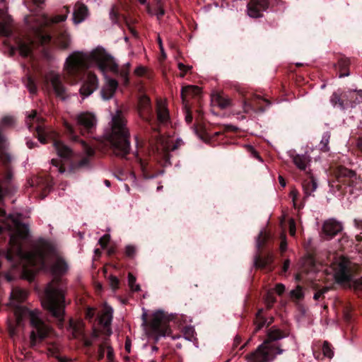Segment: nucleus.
I'll return each mask as SVG.
<instances>
[{
	"label": "nucleus",
	"mask_w": 362,
	"mask_h": 362,
	"mask_svg": "<svg viewBox=\"0 0 362 362\" xmlns=\"http://www.w3.org/2000/svg\"><path fill=\"white\" fill-rule=\"evenodd\" d=\"M21 259L23 261V276L30 281H33L37 271L45 269L48 263H52L50 271L54 279L45 288L42 304L62 325L67 287L66 281L59 276L68 271L66 262L47 243H40L33 251L25 252Z\"/></svg>",
	"instance_id": "f257e3e1"
},
{
	"label": "nucleus",
	"mask_w": 362,
	"mask_h": 362,
	"mask_svg": "<svg viewBox=\"0 0 362 362\" xmlns=\"http://www.w3.org/2000/svg\"><path fill=\"white\" fill-rule=\"evenodd\" d=\"M93 63L103 74L110 71L118 74L124 84L128 83L130 64L127 63L122 67L119 68L114 59L100 48L92 51L90 54L78 51L72 52L65 62L64 74L67 77L76 78L84 69Z\"/></svg>",
	"instance_id": "f03ea898"
},
{
	"label": "nucleus",
	"mask_w": 362,
	"mask_h": 362,
	"mask_svg": "<svg viewBox=\"0 0 362 362\" xmlns=\"http://www.w3.org/2000/svg\"><path fill=\"white\" fill-rule=\"evenodd\" d=\"M38 310H30L25 307L16 306L14 309L15 319H8L7 327L11 337H14L18 333V327L25 325V320L29 318L33 330L30 335L31 346H35L42 339L47 337L52 332V327L46 324L40 318Z\"/></svg>",
	"instance_id": "7ed1b4c3"
},
{
	"label": "nucleus",
	"mask_w": 362,
	"mask_h": 362,
	"mask_svg": "<svg viewBox=\"0 0 362 362\" xmlns=\"http://www.w3.org/2000/svg\"><path fill=\"white\" fill-rule=\"evenodd\" d=\"M106 138L115 155L124 157L130 151L129 132L127 121L121 111H117L112 117L111 129Z\"/></svg>",
	"instance_id": "20e7f679"
},
{
	"label": "nucleus",
	"mask_w": 362,
	"mask_h": 362,
	"mask_svg": "<svg viewBox=\"0 0 362 362\" xmlns=\"http://www.w3.org/2000/svg\"><path fill=\"white\" fill-rule=\"evenodd\" d=\"M3 228L12 231L10 235V247L8 250L6 258L9 261H12L15 257L22 259L25 253L22 248V242L28 236V226L22 224L13 218L8 217L4 226H0V233L2 232Z\"/></svg>",
	"instance_id": "39448f33"
},
{
	"label": "nucleus",
	"mask_w": 362,
	"mask_h": 362,
	"mask_svg": "<svg viewBox=\"0 0 362 362\" xmlns=\"http://www.w3.org/2000/svg\"><path fill=\"white\" fill-rule=\"evenodd\" d=\"M35 129L38 136V139L42 144H45L47 142V138L50 139L52 140L53 146L59 157L69 158L71 156V149L62 141L57 139L58 134L56 132L45 129L40 125H37Z\"/></svg>",
	"instance_id": "423d86ee"
},
{
	"label": "nucleus",
	"mask_w": 362,
	"mask_h": 362,
	"mask_svg": "<svg viewBox=\"0 0 362 362\" xmlns=\"http://www.w3.org/2000/svg\"><path fill=\"white\" fill-rule=\"evenodd\" d=\"M283 350L279 347L267 346V341H264L257 350L246 356L247 362H269L277 354H281Z\"/></svg>",
	"instance_id": "0eeeda50"
},
{
	"label": "nucleus",
	"mask_w": 362,
	"mask_h": 362,
	"mask_svg": "<svg viewBox=\"0 0 362 362\" xmlns=\"http://www.w3.org/2000/svg\"><path fill=\"white\" fill-rule=\"evenodd\" d=\"M338 182L350 187V192L361 189V179L356 173L345 167L339 166L334 172Z\"/></svg>",
	"instance_id": "6e6552de"
},
{
	"label": "nucleus",
	"mask_w": 362,
	"mask_h": 362,
	"mask_svg": "<svg viewBox=\"0 0 362 362\" xmlns=\"http://www.w3.org/2000/svg\"><path fill=\"white\" fill-rule=\"evenodd\" d=\"M148 326L152 334L155 335L156 341L160 337L168 336L170 333V329L167 324L165 314L160 310L156 311L152 314Z\"/></svg>",
	"instance_id": "1a4fd4ad"
},
{
	"label": "nucleus",
	"mask_w": 362,
	"mask_h": 362,
	"mask_svg": "<svg viewBox=\"0 0 362 362\" xmlns=\"http://www.w3.org/2000/svg\"><path fill=\"white\" fill-rule=\"evenodd\" d=\"M333 276L339 284H344L351 281V272L349 262L344 258H339L332 264Z\"/></svg>",
	"instance_id": "9d476101"
},
{
	"label": "nucleus",
	"mask_w": 362,
	"mask_h": 362,
	"mask_svg": "<svg viewBox=\"0 0 362 362\" xmlns=\"http://www.w3.org/2000/svg\"><path fill=\"white\" fill-rule=\"evenodd\" d=\"M77 124L81 127V132H92L97 124V118L94 113L82 112L76 117Z\"/></svg>",
	"instance_id": "9b49d317"
},
{
	"label": "nucleus",
	"mask_w": 362,
	"mask_h": 362,
	"mask_svg": "<svg viewBox=\"0 0 362 362\" xmlns=\"http://www.w3.org/2000/svg\"><path fill=\"white\" fill-rule=\"evenodd\" d=\"M45 81L47 83L51 85L57 96L62 99L66 98V88L58 73L54 71L48 72L45 75Z\"/></svg>",
	"instance_id": "f8f14e48"
},
{
	"label": "nucleus",
	"mask_w": 362,
	"mask_h": 362,
	"mask_svg": "<svg viewBox=\"0 0 362 362\" xmlns=\"http://www.w3.org/2000/svg\"><path fill=\"white\" fill-rule=\"evenodd\" d=\"M343 229L342 223L334 218L326 220L322 225V234L327 238H332Z\"/></svg>",
	"instance_id": "ddd939ff"
},
{
	"label": "nucleus",
	"mask_w": 362,
	"mask_h": 362,
	"mask_svg": "<svg viewBox=\"0 0 362 362\" xmlns=\"http://www.w3.org/2000/svg\"><path fill=\"white\" fill-rule=\"evenodd\" d=\"M98 86V80L95 74L88 72L85 82L80 88V93L83 96V98L88 97L93 93Z\"/></svg>",
	"instance_id": "4468645a"
},
{
	"label": "nucleus",
	"mask_w": 362,
	"mask_h": 362,
	"mask_svg": "<svg viewBox=\"0 0 362 362\" xmlns=\"http://www.w3.org/2000/svg\"><path fill=\"white\" fill-rule=\"evenodd\" d=\"M267 7V0H250L247 4V14L252 18H259Z\"/></svg>",
	"instance_id": "2eb2a0df"
},
{
	"label": "nucleus",
	"mask_w": 362,
	"mask_h": 362,
	"mask_svg": "<svg viewBox=\"0 0 362 362\" xmlns=\"http://www.w3.org/2000/svg\"><path fill=\"white\" fill-rule=\"evenodd\" d=\"M81 144L85 156L78 162L72 163L71 165V170L74 171L82 168L88 167L90 163V158L95 155V150L93 148L83 141H81Z\"/></svg>",
	"instance_id": "dca6fc26"
},
{
	"label": "nucleus",
	"mask_w": 362,
	"mask_h": 362,
	"mask_svg": "<svg viewBox=\"0 0 362 362\" xmlns=\"http://www.w3.org/2000/svg\"><path fill=\"white\" fill-rule=\"evenodd\" d=\"M138 110L139 116L144 120H149L151 115V106L150 99L146 95H143L139 98Z\"/></svg>",
	"instance_id": "f3484780"
},
{
	"label": "nucleus",
	"mask_w": 362,
	"mask_h": 362,
	"mask_svg": "<svg viewBox=\"0 0 362 362\" xmlns=\"http://www.w3.org/2000/svg\"><path fill=\"white\" fill-rule=\"evenodd\" d=\"M11 18L8 15L5 5L0 8V35L8 36L11 34Z\"/></svg>",
	"instance_id": "a211bd4d"
},
{
	"label": "nucleus",
	"mask_w": 362,
	"mask_h": 362,
	"mask_svg": "<svg viewBox=\"0 0 362 362\" xmlns=\"http://www.w3.org/2000/svg\"><path fill=\"white\" fill-rule=\"evenodd\" d=\"M157 142L158 144H159L166 152L175 151L184 144L183 141L180 139H177L175 141L172 137L165 138L163 136H160L158 139Z\"/></svg>",
	"instance_id": "6ab92c4d"
},
{
	"label": "nucleus",
	"mask_w": 362,
	"mask_h": 362,
	"mask_svg": "<svg viewBox=\"0 0 362 362\" xmlns=\"http://www.w3.org/2000/svg\"><path fill=\"white\" fill-rule=\"evenodd\" d=\"M295 165L300 170H305L310 162L309 156L305 154H296L294 151L288 152Z\"/></svg>",
	"instance_id": "aec40b11"
},
{
	"label": "nucleus",
	"mask_w": 362,
	"mask_h": 362,
	"mask_svg": "<svg viewBox=\"0 0 362 362\" xmlns=\"http://www.w3.org/2000/svg\"><path fill=\"white\" fill-rule=\"evenodd\" d=\"M118 87V83L112 78H107L100 93L104 100L112 98Z\"/></svg>",
	"instance_id": "412c9836"
},
{
	"label": "nucleus",
	"mask_w": 362,
	"mask_h": 362,
	"mask_svg": "<svg viewBox=\"0 0 362 362\" xmlns=\"http://www.w3.org/2000/svg\"><path fill=\"white\" fill-rule=\"evenodd\" d=\"M211 103L221 109H226L230 105V99L221 92H214L211 94Z\"/></svg>",
	"instance_id": "4be33fe9"
},
{
	"label": "nucleus",
	"mask_w": 362,
	"mask_h": 362,
	"mask_svg": "<svg viewBox=\"0 0 362 362\" xmlns=\"http://www.w3.org/2000/svg\"><path fill=\"white\" fill-rule=\"evenodd\" d=\"M88 8L81 3L76 4L73 13V21L74 23L78 24L83 21L88 16Z\"/></svg>",
	"instance_id": "5701e85b"
},
{
	"label": "nucleus",
	"mask_w": 362,
	"mask_h": 362,
	"mask_svg": "<svg viewBox=\"0 0 362 362\" xmlns=\"http://www.w3.org/2000/svg\"><path fill=\"white\" fill-rule=\"evenodd\" d=\"M106 353L107 362H113L115 360L114 351L107 341H104L99 346L98 351V360H102Z\"/></svg>",
	"instance_id": "b1692460"
},
{
	"label": "nucleus",
	"mask_w": 362,
	"mask_h": 362,
	"mask_svg": "<svg viewBox=\"0 0 362 362\" xmlns=\"http://www.w3.org/2000/svg\"><path fill=\"white\" fill-rule=\"evenodd\" d=\"M201 93V88L197 86L188 85L182 87L181 90V97L183 103L187 101L190 97L199 95Z\"/></svg>",
	"instance_id": "393cba45"
},
{
	"label": "nucleus",
	"mask_w": 362,
	"mask_h": 362,
	"mask_svg": "<svg viewBox=\"0 0 362 362\" xmlns=\"http://www.w3.org/2000/svg\"><path fill=\"white\" fill-rule=\"evenodd\" d=\"M28 297L27 291L21 288H13L11 293V302L10 304L15 306V303H21L24 301Z\"/></svg>",
	"instance_id": "a878e982"
},
{
	"label": "nucleus",
	"mask_w": 362,
	"mask_h": 362,
	"mask_svg": "<svg viewBox=\"0 0 362 362\" xmlns=\"http://www.w3.org/2000/svg\"><path fill=\"white\" fill-rule=\"evenodd\" d=\"M34 42L30 39L21 40L18 42V49L23 57H28L32 52Z\"/></svg>",
	"instance_id": "bb28decb"
},
{
	"label": "nucleus",
	"mask_w": 362,
	"mask_h": 362,
	"mask_svg": "<svg viewBox=\"0 0 362 362\" xmlns=\"http://www.w3.org/2000/svg\"><path fill=\"white\" fill-rule=\"evenodd\" d=\"M286 335L279 329L272 327L267 333V338L264 341H267V346L277 347L274 341L284 338Z\"/></svg>",
	"instance_id": "cd10ccee"
},
{
	"label": "nucleus",
	"mask_w": 362,
	"mask_h": 362,
	"mask_svg": "<svg viewBox=\"0 0 362 362\" xmlns=\"http://www.w3.org/2000/svg\"><path fill=\"white\" fill-rule=\"evenodd\" d=\"M113 310L110 306L105 305L99 317V321L104 327H108L112 320Z\"/></svg>",
	"instance_id": "c85d7f7f"
},
{
	"label": "nucleus",
	"mask_w": 362,
	"mask_h": 362,
	"mask_svg": "<svg viewBox=\"0 0 362 362\" xmlns=\"http://www.w3.org/2000/svg\"><path fill=\"white\" fill-rule=\"evenodd\" d=\"M309 174L310 179L306 180L303 182V189L305 197L311 196L317 187V180L315 179L313 175L310 173Z\"/></svg>",
	"instance_id": "c756f323"
},
{
	"label": "nucleus",
	"mask_w": 362,
	"mask_h": 362,
	"mask_svg": "<svg viewBox=\"0 0 362 362\" xmlns=\"http://www.w3.org/2000/svg\"><path fill=\"white\" fill-rule=\"evenodd\" d=\"M157 118L160 123H165L169 119V112L163 101L157 102Z\"/></svg>",
	"instance_id": "7c9ffc66"
},
{
	"label": "nucleus",
	"mask_w": 362,
	"mask_h": 362,
	"mask_svg": "<svg viewBox=\"0 0 362 362\" xmlns=\"http://www.w3.org/2000/svg\"><path fill=\"white\" fill-rule=\"evenodd\" d=\"M65 10L66 13L64 15H56L52 18H49L47 16H45L43 18V24L45 25H49L52 23H58L66 21L67 18V13H69V8H65Z\"/></svg>",
	"instance_id": "2f4dec72"
},
{
	"label": "nucleus",
	"mask_w": 362,
	"mask_h": 362,
	"mask_svg": "<svg viewBox=\"0 0 362 362\" xmlns=\"http://www.w3.org/2000/svg\"><path fill=\"white\" fill-rule=\"evenodd\" d=\"M273 261V255H268L266 257H262L257 256L255 259V265L258 268H264L269 265Z\"/></svg>",
	"instance_id": "473e14b6"
},
{
	"label": "nucleus",
	"mask_w": 362,
	"mask_h": 362,
	"mask_svg": "<svg viewBox=\"0 0 362 362\" xmlns=\"http://www.w3.org/2000/svg\"><path fill=\"white\" fill-rule=\"evenodd\" d=\"M71 43V38L68 33L64 31L57 37V44L62 49H67Z\"/></svg>",
	"instance_id": "72a5a7b5"
},
{
	"label": "nucleus",
	"mask_w": 362,
	"mask_h": 362,
	"mask_svg": "<svg viewBox=\"0 0 362 362\" xmlns=\"http://www.w3.org/2000/svg\"><path fill=\"white\" fill-rule=\"evenodd\" d=\"M303 272L310 273L316 271L314 264V259L312 257H308L303 259Z\"/></svg>",
	"instance_id": "f704fd0d"
},
{
	"label": "nucleus",
	"mask_w": 362,
	"mask_h": 362,
	"mask_svg": "<svg viewBox=\"0 0 362 362\" xmlns=\"http://www.w3.org/2000/svg\"><path fill=\"white\" fill-rule=\"evenodd\" d=\"M269 238V235L267 233L266 230H261L256 241L257 248L260 249L262 247Z\"/></svg>",
	"instance_id": "c9c22d12"
},
{
	"label": "nucleus",
	"mask_w": 362,
	"mask_h": 362,
	"mask_svg": "<svg viewBox=\"0 0 362 362\" xmlns=\"http://www.w3.org/2000/svg\"><path fill=\"white\" fill-rule=\"evenodd\" d=\"M40 121L41 118L37 115V112L35 110H32L31 112L27 116L26 124L28 128L30 129L33 122H36L40 123Z\"/></svg>",
	"instance_id": "e433bc0d"
},
{
	"label": "nucleus",
	"mask_w": 362,
	"mask_h": 362,
	"mask_svg": "<svg viewBox=\"0 0 362 362\" xmlns=\"http://www.w3.org/2000/svg\"><path fill=\"white\" fill-rule=\"evenodd\" d=\"M16 119L13 116L5 115L4 116L0 122V125L2 127H12L15 124Z\"/></svg>",
	"instance_id": "4c0bfd02"
},
{
	"label": "nucleus",
	"mask_w": 362,
	"mask_h": 362,
	"mask_svg": "<svg viewBox=\"0 0 362 362\" xmlns=\"http://www.w3.org/2000/svg\"><path fill=\"white\" fill-rule=\"evenodd\" d=\"M330 139V134L329 132H326L322 135V139L320 141L321 150L323 151H329V142Z\"/></svg>",
	"instance_id": "58836bf2"
},
{
	"label": "nucleus",
	"mask_w": 362,
	"mask_h": 362,
	"mask_svg": "<svg viewBox=\"0 0 362 362\" xmlns=\"http://www.w3.org/2000/svg\"><path fill=\"white\" fill-rule=\"evenodd\" d=\"M26 88L28 89L31 94H34L37 92V87L31 77L28 76L24 81Z\"/></svg>",
	"instance_id": "ea45409f"
},
{
	"label": "nucleus",
	"mask_w": 362,
	"mask_h": 362,
	"mask_svg": "<svg viewBox=\"0 0 362 362\" xmlns=\"http://www.w3.org/2000/svg\"><path fill=\"white\" fill-rule=\"evenodd\" d=\"M262 310H259L257 314L256 317V327H255V332H257L260 329H262L266 324V320H264L262 316H261Z\"/></svg>",
	"instance_id": "a19ab883"
},
{
	"label": "nucleus",
	"mask_w": 362,
	"mask_h": 362,
	"mask_svg": "<svg viewBox=\"0 0 362 362\" xmlns=\"http://www.w3.org/2000/svg\"><path fill=\"white\" fill-rule=\"evenodd\" d=\"M322 351L325 356L332 358L334 352L331 348L330 344L327 341H325L322 346Z\"/></svg>",
	"instance_id": "79ce46f5"
},
{
	"label": "nucleus",
	"mask_w": 362,
	"mask_h": 362,
	"mask_svg": "<svg viewBox=\"0 0 362 362\" xmlns=\"http://www.w3.org/2000/svg\"><path fill=\"white\" fill-rule=\"evenodd\" d=\"M128 282L132 291H139L140 290L139 285L136 284V278L132 274H129Z\"/></svg>",
	"instance_id": "37998d69"
},
{
	"label": "nucleus",
	"mask_w": 362,
	"mask_h": 362,
	"mask_svg": "<svg viewBox=\"0 0 362 362\" xmlns=\"http://www.w3.org/2000/svg\"><path fill=\"white\" fill-rule=\"evenodd\" d=\"M36 36H37V40L42 44H45L47 42H48L51 37L49 35H47V34H43L40 31H37V33H36Z\"/></svg>",
	"instance_id": "c03bdc74"
},
{
	"label": "nucleus",
	"mask_w": 362,
	"mask_h": 362,
	"mask_svg": "<svg viewBox=\"0 0 362 362\" xmlns=\"http://www.w3.org/2000/svg\"><path fill=\"white\" fill-rule=\"evenodd\" d=\"M59 348L56 344H52L47 349V354L51 356L57 357Z\"/></svg>",
	"instance_id": "a18cd8bd"
},
{
	"label": "nucleus",
	"mask_w": 362,
	"mask_h": 362,
	"mask_svg": "<svg viewBox=\"0 0 362 362\" xmlns=\"http://www.w3.org/2000/svg\"><path fill=\"white\" fill-rule=\"evenodd\" d=\"M136 247L133 245H127L125 247V255L128 257H130V258L134 257L136 255Z\"/></svg>",
	"instance_id": "49530a36"
},
{
	"label": "nucleus",
	"mask_w": 362,
	"mask_h": 362,
	"mask_svg": "<svg viewBox=\"0 0 362 362\" xmlns=\"http://www.w3.org/2000/svg\"><path fill=\"white\" fill-rule=\"evenodd\" d=\"M194 329L192 327H188L185 328V338L189 341H192L194 338Z\"/></svg>",
	"instance_id": "de8ad7c7"
},
{
	"label": "nucleus",
	"mask_w": 362,
	"mask_h": 362,
	"mask_svg": "<svg viewBox=\"0 0 362 362\" xmlns=\"http://www.w3.org/2000/svg\"><path fill=\"white\" fill-rule=\"evenodd\" d=\"M178 69L180 71V76L181 78H183L186 73L192 69V66H185L184 64L180 62L177 64Z\"/></svg>",
	"instance_id": "09e8293b"
},
{
	"label": "nucleus",
	"mask_w": 362,
	"mask_h": 362,
	"mask_svg": "<svg viewBox=\"0 0 362 362\" xmlns=\"http://www.w3.org/2000/svg\"><path fill=\"white\" fill-rule=\"evenodd\" d=\"M330 102L334 106H336L337 105H339L340 106L343 105V103L341 101L340 96L337 93H334L330 98Z\"/></svg>",
	"instance_id": "8fccbe9b"
},
{
	"label": "nucleus",
	"mask_w": 362,
	"mask_h": 362,
	"mask_svg": "<svg viewBox=\"0 0 362 362\" xmlns=\"http://www.w3.org/2000/svg\"><path fill=\"white\" fill-rule=\"evenodd\" d=\"M148 69L144 66H139L134 70V74L137 76H144L147 74Z\"/></svg>",
	"instance_id": "3c124183"
},
{
	"label": "nucleus",
	"mask_w": 362,
	"mask_h": 362,
	"mask_svg": "<svg viewBox=\"0 0 362 362\" xmlns=\"http://www.w3.org/2000/svg\"><path fill=\"white\" fill-rule=\"evenodd\" d=\"M147 11L149 13L156 15L158 19H160L165 13L164 9L160 6H158L156 13H152L149 5H147Z\"/></svg>",
	"instance_id": "603ef678"
},
{
	"label": "nucleus",
	"mask_w": 362,
	"mask_h": 362,
	"mask_svg": "<svg viewBox=\"0 0 362 362\" xmlns=\"http://www.w3.org/2000/svg\"><path fill=\"white\" fill-rule=\"evenodd\" d=\"M280 238H281L280 250H281V252H284L287 249V241H286V234L284 232H283L281 234Z\"/></svg>",
	"instance_id": "864d4df0"
},
{
	"label": "nucleus",
	"mask_w": 362,
	"mask_h": 362,
	"mask_svg": "<svg viewBox=\"0 0 362 362\" xmlns=\"http://www.w3.org/2000/svg\"><path fill=\"white\" fill-rule=\"evenodd\" d=\"M291 296L297 299H300L303 297V293L301 287L298 286L296 289L291 291Z\"/></svg>",
	"instance_id": "5fc2aeb1"
},
{
	"label": "nucleus",
	"mask_w": 362,
	"mask_h": 362,
	"mask_svg": "<svg viewBox=\"0 0 362 362\" xmlns=\"http://www.w3.org/2000/svg\"><path fill=\"white\" fill-rule=\"evenodd\" d=\"M51 163L54 167H56L59 173H65V168L60 165L59 161L57 159H52Z\"/></svg>",
	"instance_id": "6e6d98bb"
},
{
	"label": "nucleus",
	"mask_w": 362,
	"mask_h": 362,
	"mask_svg": "<svg viewBox=\"0 0 362 362\" xmlns=\"http://www.w3.org/2000/svg\"><path fill=\"white\" fill-rule=\"evenodd\" d=\"M329 290V287L325 286L320 290H318L314 294V298L315 300H318L324 293H327Z\"/></svg>",
	"instance_id": "4d7b16f0"
},
{
	"label": "nucleus",
	"mask_w": 362,
	"mask_h": 362,
	"mask_svg": "<svg viewBox=\"0 0 362 362\" xmlns=\"http://www.w3.org/2000/svg\"><path fill=\"white\" fill-rule=\"evenodd\" d=\"M296 223L293 219L289 220V233L291 236H294L296 235Z\"/></svg>",
	"instance_id": "13d9d810"
},
{
	"label": "nucleus",
	"mask_w": 362,
	"mask_h": 362,
	"mask_svg": "<svg viewBox=\"0 0 362 362\" xmlns=\"http://www.w3.org/2000/svg\"><path fill=\"white\" fill-rule=\"evenodd\" d=\"M110 241V235H104L103 237H101L99 240V244L101 245L102 247H106L107 243Z\"/></svg>",
	"instance_id": "bf43d9fd"
},
{
	"label": "nucleus",
	"mask_w": 362,
	"mask_h": 362,
	"mask_svg": "<svg viewBox=\"0 0 362 362\" xmlns=\"http://www.w3.org/2000/svg\"><path fill=\"white\" fill-rule=\"evenodd\" d=\"M290 196L292 198L294 207L296 206V201L298 196V192L296 189H293L290 192Z\"/></svg>",
	"instance_id": "052dcab7"
},
{
	"label": "nucleus",
	"mask_w": 362,
	"mask_h": 362,
	"mask_svg": "<svg viewBox=\"0 0 362 362\" xmlns=\"http://www.w3.org/2000/svg\"><path fill=\"white\" fill-rule=\"evenodd\" d=\"M64 125H65V127H66L67 132L71 136V139L74 140H76V136L74 135V128L72 127V126L68 123H65Z\"/></svg>",
	"instance_id": "680f3d73"
},
{
	"label": "nucleus",
	"mask_w": 362,
	"mask_h": 362,
	"mask_svg": "<svg viewBox=\"0 0 362 362\" xmlns=\"http://www.w3.org/2000/svg\"><path fill=\"white\" fill-rule=\"evenodd\" d=\"M354 289L362 291V277L353 282Z\"/></svg>",
	"instance_id": "e2e57ef3"
},
{
	"label": "nucleus",
	"mask_w": 362,
	"mask_h": 362,
	"mask_svg": "<svg viewBox=\"0 0 362 362\" xmlns=\"http://www.w3.org/2000/svg\"><path fill=\"white\" fill-rule=\"evenodd\" d=\"M276 299L272 293H268L266 298V302L269 307H271Z\"/></svg>",
	"instance_id": "0e129e2a"
},
{
	"label": "nucleus",
	"mask_w": 362,
	"mask_h": 362,
	"mask_svg": "<svg viewBox=\"0 0 362 362\" xmlns=\"http://www.w3.org/2000/svg\"><path fill=\"white\" fill-rule=\"evenodd\" d=\"M253 106H254V103L250 104L245 101L244 105H243L244 112L245 113L250 112V110L254 109Z\"/></svg>",
	"instance_id": "69168bd1"
},
{
	"label": "nucleus",
	"mask_w": 362,
	"mask_h": 362,
	"mask_svg": "<svg viewBox=\"0 0 362 362\" xmlns=\"http://www.w3.org/2000/svg\"><path fill=\"white\" fill-rule=\"evenodd\" d=\"M285 290V286L284 285L281 284H276V287H275V291L279 294V295H281L284 293Z\"/></svg>",
	"instance_id": "338daca9"
},
{
	"label": "nucleus",
	"mask_w": 362,
	"mask_h": 362,
	"mask_svg": "<svg viewBox=\"0 0 362 362\" xmlns=\"http://www.w3.org/2000/svg\"><path fill=\"white\" fill-rule=\"evenodd\" d=\"M110 284L113 289L117 288L119 284V280L115 276H111L110 278Z\"/></svg>",
	"instance_id": "774afa93"
}]
</instances>
